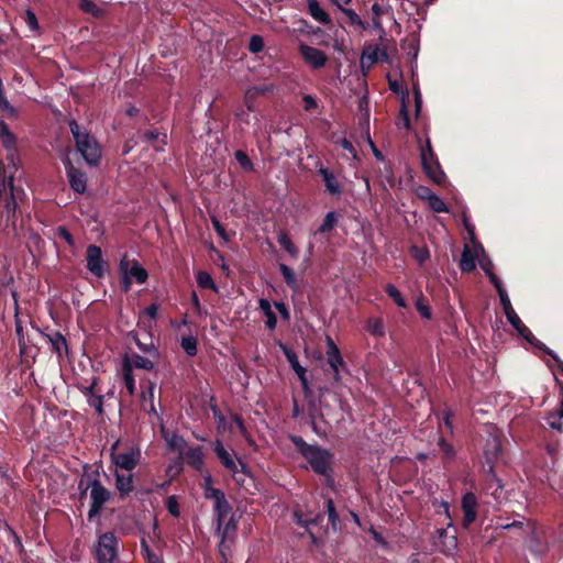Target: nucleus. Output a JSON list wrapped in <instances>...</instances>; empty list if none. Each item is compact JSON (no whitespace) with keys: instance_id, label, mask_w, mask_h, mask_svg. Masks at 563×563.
Wrapping results in <instances>:
<instances>
[{"instance_id":"36","label":"nucleus","mask_w":563,"mask_h":563,"mask_svg":"<svg viewBox=\"0 0 563 563\" xmlns=\"http://www.w3.org/2000/svg\"><path fill=\"white\" fill-rule=\"evenodd\" d=\"M338 214L336 212L334 211H329L324 219H323V222L321 223V225L319 227V232L320 233H327V232H330L334 229V227L338 223Z\"/></svg>"},{"instance_id":"54","label":"nucleus","mask_w":563,"mask_h":563,"mask_svg":"<svg viewBox=\"0 0 563 563\" xmlns=\"http://www.w3.org/2000/svg\"><path fill=\"white\" fill-rule=\"evenodd\" d=\"M366 53H369L372 59L376 63L379 59L387 58V54L385 51L380 49L376 45H369L364 49Z\"/></svg>"},{"instance_id":"62","label":"nucleus","mask_w":563,"mask_h":563,"mask_svg":"<svg viewBox=\"0 0 563 563\" xmlns=\"http://www.w3.org/2000/svg\"><path fill=\"white\" fill-rule=\"evenodd\" d=\"M302 100H303V108L306 111H311L314 108H317V100L311 95L303 96Z\"/></svg>"},{"instance_id":"27","label":"nucleus","mask_w":563,"mask_h":563,"mask_svg":"<svg viewBox=\"0 0 563 563\" xmlns=\"http://www.w3.org/2000/svg\"><path fill=\"white\" fill-rule=\"evenodd\" d=\"M308 9H309V13L316 21L323 23V24H327L330 22L329 15L320 7V4L317 0H308Z\"/></svg>"},{"instance_id":"32","label":"nucleus","mask_w":563,"mask_h":563,"mask_svg":"<svg viewBox=\"0 0 563 563\" xmlns=\"http://www.w3.org/2000/svg\"><path fill=\"white\" fill-rule=\"evenodd\" d=\"M128 268H129V260L126 256H123L120 261L119 269H120V274L122 276L121 287L124 292H128L132 286V280L130 278V275L128 274Z\"/></svg>"},{"instance_id":"41","label":"nucleus","mask_w":563,"mask_h":563,"mask_svg":"<svg viewBox=\"0 0 563 563\" xmlns=\"http://www.w3.org/2000/svg\"><path fill=\"white\" fill-rule=\"evenodd\" d=\"M154 390H155V386L154 384H151L147 388V391L146 393H143L142 395V398H143V408L144 410H146L147 412L152 413V412H155V407H154Z\"/></svg>"},{"instance_id":"11","label":"nucleus","mask_w":563,"mask_h":563,"mask_svg":"<svg viewBox=\"0 0 563 563\" xmlns=\"http://www.w3.org/2000/svg\"><path fill=\"white\" fill-rule=\"evenodd\" d=\"M481 254H483V245L478 241L466 243L460 262L461 269L463 272L474 271Z\"/></svg>"},{"instance_id":"6","label":"nucleus","mask_w":563,"mask_h":563,"mask_svg":"<svg viewBox=\"0 0 563 563\" xmlns=\"http://www.w3.org/2000/svg\"><path fill=\"white\" fill-rule=\"evenodd\" d=\"M0 178L2 181L0 186V206L4 203L9 220L10 218L14 217L16 208L13 188V175L11 172L9 174L7 173V169L1 162Z\"/></svg>"},{"instance_id":"33","label":"nucleus","mask_w":563,"mask_h":563,"mask_svg":"<svg viewBox=\"0 0 563 563\" xmlns=\"http://www.w3.org/2000/svg\"><path fill=\"white\" fill-rule=\"evenodd\" d=\"M213 417L217 423V429L219 432H232L233 431V424L232 420L228 421V419L221 413V411L217 408H212Z\"/></svg>"},{"instance_id":"51","label":"nucleus","mask_w":563,"mask_h":563,"mask_svg":"<svg viewBox=\"0 0 563 563\" xmlns=\"http://www.w3.org/2000/svg\"><path fill=\"white\" fill-rule=\"evenodd\" d=\"M234 156L236 162L244 170L250 172L253 169V163L251 162L246 153H244L243 151H236Z\"/></svg>"},{"instance_id":"57","label":"nucleus","mask_w":563,"mask_h":563,"mask_svg":"<svg viewBox=\"0 0 563 563\" xmlns=\"http://www.w3.org/2000/svg\"><path fill=\"white\" fill-rule=\"evenodd\" d=\"M263 48H264V41H263L262 36L253 35L249 43L250 52L256 54V53L262 52Z\"/></svg>"},{"instance_id":"24","label":"nucleus","mask_w":563,"mask_h":563,"mask_svg":"<svg viewBox=\"0 0 563 563\" xmlns=\"http://www.w3.org/2000/svg\"><path fill=\"white\" fill-rule=\"evenodd\" d=\"M231 506L225 499V497L221 498V500H218L214 503V512H216V519H217V529L218 531L221 530L224 521L228 518V515L230 514Z\"/></svg>"},{"instance_id":"16","label":"nucleus","mask_w":563,"mask_h":563,"mask_svg":"<svg viewBox=\"0 0 563 563\" xmlns=\"http://www.w3.org/2000/svg\"><path fill=\"white\" fill-rule=\"evenodd\" d=\"M0 137H1L3 146L9 152V157L11 161V165L9 166V168L15 169V165L13 163V154L15 151L16 139H15V135L10 131L8 124L3 120H0Z\"/></svg>"},{"instance_id":"39","label":"nucleus","mask_w":563,"mask_h":563,"mask_svg":"<svg viewBox=\"0 0 563 563\" xmlns=\"http://www.w3.org/2000/svg\"><path fill=\"white\" fill-rule=\"evenodd\" d=\"M180 345L187 355L195 356L197 354V339L195 336H183Z\"/></svg>"},{"instance_id":"60","label":"nucleus","mask_w":563,"mask_h":563,"mask_svg":"<svg viewBox=\"0 0 563 563\" xmlns=\"http://www.w3.org/2000/svg\"><path fill=\"white\" fill-rule=\"evenodd\" d=\"M374 64H375V62L369 56V53H366L365 51H363L362 56H361L362 69L363 70L369 69Z\"/></svg>"},{"instance_id":"31","label":"nucleus","mask_w":563,"mask_h":563,"mask_svg":"<svg viewBox=\"0 0 563 563\" xmlns=\"http://www.w3.org/2000/svg\"><path fill=\"white\" fill-rule=\"evenodd\" d=\"M260 308L264 312L266 317V325L268 329L273 330L275 329L277 324V318L272 310L271 302L267 299H260Z\"/></svg>"},{"instance_id":"5","label":"nucleus","mask_w":563,"mask_h":563,"mask_svg":"<svg viewBox=\"0 0 563 563\" xmlns=\"http://www.w3.org/2000/svg\"><path fill=\"white\" fill-rule=\"evenodd\" d=\"M119 540L112 532H106L98 539L95 555L98 563H114L118 558Z\"/></svg>"},{"instance_id":"44","label":"nucleus","mask_w":563,"mask_h":563,"mask_svg":"<svg viewBox=\"0 0 563 563\" xmlns=\"http://www.w3.org/2000/svg\"><path fill=\"white\" fill-rule=\"evenodd\" d=\"M429 207L434 212H448L446 203L442 198H440L438 195L430 196V199L428 200Z\"/></svg>"},{"instance_id":"18","label":"nucleus","mask_w":563,"mask_h":563,"mask_svg":"<svg viewBox=\"0 0 563 563\" xmlns=\"http://www.w3.org/2000/svg\"><path fill=\"white\" fill-rule=\"evenodd\" d=\"M284 353L289 362L291 368L297 374L299 380L301 382L302 388L305 391L309 389V383L307 378V369L300 365L297 355L291 350L284 347Z\"/></svg>"},{"instance_id":"17","label":"nucleus","mask_w":563,"mask_h":563,"mask_svg":"<svg viewBox=\"0 0 563 563\" xmlns=\"http://www.w3.org/2000/svg\"><path fill=\"white\" fill-rule=\"evenodd\" d=\"M477 498L473 493H467L462 498V509L464 512L463 523L465 527L476 519Z\"/></svg>"},{"instance_id":"45","label":"nucleus","mask_w":563,"mask_h":563,"mask_svg":"<svg viewBox=\"0 0 563 563\" xmlns=\"http://www.w3.org/2000/svg\"><path fill=\"white\" fill-rule=\"evenodd\" d=\"M368 331L375 336H383L385 334V327L382 319H369Z\"/></svg>"},{"instance_id":"46","label":"nucleus","mask_w":563,"mask_h":563,"mask_svg":"<svg viewBox=\"0 0 563 563\" xmlns=\"http://www.w3.org/2000/svg\"><path fill=\"white\" fill-rule=\"evenodd\" d=\"M141 548L144 558L147 560V563H162L161 556L150 549L144 539L141 542Z\"/></svg>"},{"instance_id":"8","label":"nucleus","mask_w":563,"mask_h":563,"mask_svg":"<svg viewBox=\"0 0 563 563\" xmlns=\"http://www.w3.org/2000/svg\"><path fill=\"white\" fill-rule=\"evenodd\" d=\"M117 443L112 446L111 460L119 472L133 471L141 460V451L137 448H131L124 452H114Z\"/></svg>"},{"instance_id":"40","label":"nucleus","mask_w":563,"mask_h":563,"mask_svg":"<svg viewBox=\"0 0 563 563\" xmlns=\"http://www.w3.org/2000/svg\"><path fill=\"white\" fill-rule=\"evenodd\" d=\"M122 379L130 395L134 394L135 380L129 364H123Z\"/></svg>"},{"instance_id":"21","label":"nucleus","mask_w":563,"mask_h":563,"mask_svg":"<svg viewBox=\"0 0 563 563\" xmlns=\"http://www.w3.org/2000/svg\"><path fill=\"white\" fill-rule=\"evenodd\" d=\"M78 7L82 12L95 18H101L106 13L104 8L98 0H79Z\"/></svg>"},{"instance_id":"48","label":"nucleus","mask_w":563,"mask_h":563,"mask_svg":"<svg viewBox=\"0 0 563 563\" xmlns=\"http://www.w3.org/2000/svg\"><path fill=\"white\" fill-rule=\"evenodd\" d=\"M412 257L419 263L422 264L430 257V253L426 247L412 246L410 249Z\"/></svg>"},{"instance_id":"20","label":"nucleus","mask_w":563,"mask_h":563,"mask_svg":"<svg viewBox=\"0 0 563 563\" xmlns=\"http://www.w3.org/2000/svg\"><path fill=\"white\" fill-rule=\"evenodd\" d=\"M123 364H129L130 368H140L145 371H152L154 368V358L148 356H141L136 353H132L131 355H126Z\"/></svg>"},{"instance_id":"55","label":"nucleus","mask_w":563,"mask_h":563,"mask_svg":"<svg viewBox=\"0 0 563 563\" xmlns=\"http://www.w3.org/2000/svg\"><path fill=\"white\" fill-rule=\"evenodd\" d=\"M205 497L213 500V503H217L218 500H221V498H223L225 496L222 490L214 488L212 486H206L205 487Z\"/></svg>"},{"instance_id":"37","label":"nucleus","mask_w":563,"mask_h":563,"mask_svg":"<svg viewBox=\"0 0 563 563\" xmlns=\"http://www.w3.org/2000/svg\"><path fill=\"white\" fill-rule=\"evenodd\" d=\"M279 245L292 257H297L299 254L298 249L294 245L290 238L286 233L278 235Z\"/></svg>"},{"instance_id":"47","label":"nucleus","mask_w":563,"mask_h":563,"mask_svg":"<svg viewBox=\"0 0 563 563\" xmlns=\"http://www.w3.org/2000/svg\"><path fill=\"white\" fill-rule=\"evenodd\" d=\"M88 405L96 410L99 415L103 411V397L96 394H88Z\"/></svg>"},{"instance_id":"10","label":"nucleus","mask_w":563,"mask_h":563,"mask_svg":"<svg viewBox=\"0 0 563 563\" xmlns=\"http://www.w3.org/2000/svg\"><path fill=\"white\" fill-rule=\"evenodd\" d=\"M87 269L96 277L104 275L107 262L102 257L101 249L97 245H89L86 251Z\"/></svg>"},{"instance_id":"56","label":"nucleus","mask_w":563,"mask_h":563,"mask_svg":"<svg viewBox=\"0 0 563 563\" xmlns=\"http://www.w3.org/2000/svg\"><path fill=\"white\" fill-rule=\"evenodd\" d=\"M235 529H236V526H235V523H234L232 518L230 520H228V521L227 520L224 521L221 530L218 531L219 533H221V545L224 543L225 538L230 533L234 532Z\"/></svg>"},{"instance_id":"7","label":"nucleus","mask_w":563,"mask_h":563,"mask_svg":"<svg viewBox=\"0 0 563 563\" xmlns=\"http://www.w3.org/2000/svg\"><path fill=\"white\" fill-rule=\"evenodd\" d=\"M88 488L91 499L88 517L91 519L99 515L104 504L109 501L111 493L98 479L90 481Z\"/></svg>"},{"instance_id":"26","label":"nucleus","mask_w":563,"mask_h":563,"mask_svg":"<svg viewBox=\"0 0 563 563\" xmlns=\"http://www.w3.org/2000/svg\"><path fill=\"white\" fill-rule=\"evenodd\" d=\"M186 462L192 467L200 470L203 465V452L201 448H187L183 453Z\"/></svg>"},{"instance_id":"4","label":"nucleus","mask_w":563,"mask_h":563,"mask_svg":"<svg viewBox=\"0 0 563 563\" xmlns=\"http://www.w3.org/2000/svg\"><path fill=\"white\" fill-rule=\"evenodd\" d=\"M420 158L426 175L435 184H443L445 180V174L442 170L439 159L432 150L429 139L426 142V146L420 147Z\"/></svg>"},{"instance_id":"49","label":"nucleus","mask_w":563,"mask_h":563,"mask_svg":"<svg viewBox=\"0 0 563 563\" xmlns=\"http://www.w3.org/2000/svg\"><path fill=\"white\" fill-rule=\"evenodd\" d=\"M23 20L31 31H33V32L40 31V24H38L36 14L32 10L25 11Z\"/></svg>"},{"instance_id":"38","label":"nucleus","mask_w":563,"mask_h":563,"mask_svg":"<svg viewBox=\"0 0 563 563\" xmlns=\"http://www.w3.org/2000/svg\"><path fill=\"white\" fill-rule=\"evenodd\" d=\"M48 339L52 344V350L58 355H60L62 351L67 347L66 340L59 332L48 335Z\"/></svg>"},{"instance_id":"22","label":"nucleus","mask_w":563,"mask_h":563,"mask_svg":"<svg viewBox=\"0 0 563 563\" xmlns=\"http://www.w3.org/2000/svg\"><path fill=\"white\" fill-rule=\"evenodd\" d=\"M163 437L168 445V448L179 454H183L185 450L187 449V442L186 440L179 435L178 433H169L163 431Z\"/></svg>"},{"instance_id":"23","label":"nucleus","mask_w":563,"mask_h":563,"mask_svg":"<svg viewBox=\"0 0 563 563\" xmlns=\"http://www.w3.org/2000/svg\"><path fill=\"white\" fill-rule=\"evenodd\" d=\"M500 446L501 444L499 438L495 434H489L484 445V454L488 462H493L497 459L500 452Z\"/></svg>"},{"instance_id":"64","label":"nucleus","mask_w":563,"mask_h":563,"mask_svg":"<svg viewBox=\"0 0 563 563\" xmlns=\"http://www.w3.org/2000/svg\"><path fill=\"white\" fill-rule=\"evenodd\" d=\"M339 144L347 151L354 159L357 158L356 150L354 148L353 144L347 139H342Z\"/></svg>"},{"instance_id":"52","label":"nucleus","mask_w":563,"mask_h":563,"mask_svg":"<svg viewBox=\"0 0 563 563\" xmlns=\"http://www.w3.org/2000/svg\"><path fill=\"white\" fill-rule=\"evenodd\" d=\"M0 109L7 113L9 118H16V109L9 102L4 95L0 96Z\"/></svg>"},{"instance_id":"14","label":"nucleus","mask_w":563,"mask_h":563,"mask_svg":"<svg viewBox=\"0 0 563 563\" xmlns=\"http://www.w3.org/2000/svg\"><path fill=\"white\" fill-rule=\"evenodd\" d=\"M508 322L517 330V332L526 340L528 341L530 344L539 347V349H543L542 344L534 338V335L532 334V332L529 330V328H527L521 319L519 318V316L517 314V312L515 313H510V316L506 317Z\"/></svg>"},{"instance_id":"42","label":"nucleus","mask_w":563,"mask_h":563,"mask_svg":"<svg viewBox=\"0 0 563 563\" xmlns=\"http://www.w3.org/2000/svg\"><path fill=\"white\" fill-rule=\"evenodd\" d=\"M372 12L374 14L372 19V26L374 30L380 33V35L385 34L384 27L382 25L380 15L383 13V10L378 3H374L372 5Z\"/></svg>"},{"instance_id":"43","label":"nucleus","mask_w":563,"mask_h":563,"mask_svg":"<svg viewBox=\"0 0 563 563\" xmlns=\"http://www.w3.org/2000/svg\"><path fill=\"white\" fill-rule=\"evenodd\" d=\"M385 290H386L387 295L396 302V305L398 307H400V308L406 307L405 299L402 298L400 291L393 284H387Z\"/></svg>"},{"instance_id":"50","label":"nucleus","mask_w":563,"mask_h":563,"mask_svg":"<svg viewBox=\"0 0 563 563\" xmlns=\"http://www.w3.org/2000/svg\"><path fill=\"white\" fill-rule=\"evenodd\" d=\"M343 12L347 16L349 22L351 24L358 26L361 30H365L367 27V23L362 21L361 18L358 16V14L354 10L345 9V10H343Z\"/></svg>"},{"instance_id":"12","label":"nucleus","mask_w":563,"mask_h":563,"mask_svg":"<svg viewBox=\"0 0 563 563\" xmlns=\"http://www.w3.org/2000/svg\"><path fill=\"white\" fill-rule=\"evenodd\" d=\"M299 53L305 63L313 69H320L324 67L328 62V57L324 52L303 43H300L299 45Z\"/></svg>"},{"instance_id":"61","label":"nucleus","mask_w":563,"mask_h":563,"mask_svg":"<svg viewBox=\"0 0 563 563\" xmlns=\"http://www.w3.org/2000/svg\"><path fill=\"white\" fill-rule=\"evenodd\" d=\"M212 225L216 230V232L225 241L229 240V236L225 232V229L223 228V225L220 223V221L217 219V218H212Z\"/></svg>"},{"instance_id":"30","label":"nucleus","mask_w":563,"mask_h":563,"mask_svg":"<svg viewBox=\"0 0 563 563\" xmlns=\"http://www.w3.org/2000/svg\"><path fill=\"white\" fill-rule=\"evenodd\" d=\"M401 48L412 60H415L419 53V40L417 35L412 34L410 37L402 41Z\"/></svg>"},{"instance_id":"1","label":"nucleus","mask_w":563,"mask_h":563,"mask_svg":"<svg viewBox=\"0 0 563 563\" xmlns=\"http://www.w3.org/2000/svg\"><path fill=\"white\" fill-rule=\"evenodd\" d=\"M71 134L75 139L78 152L89 165H97L101 157V150L98 142L80 126L76 121L69 122Z\"/></svg>"},{"instance_id":"35","label":"nucleus","mask_w":563,"mask_h":563,"mask_svg":"<svg viewBox=\"0 0 563 563\" xmlns=\"http://www.w3.org/2000/svg\"><path fill=\"white\" fill-rule=\"evenodd\" d=\"M196 280H197L198 286L201 288H209L214 291L218 290L217 285L214 284L212 277L210 276L209 273H207L205 271H199L196 274Z\"/></svg>"},{"instance_id":"29","label":"nucleus","mask_w":563,"mask_h":563,"mask_svg":"<svg viewBox=\"0 0 563 563\" xmlns=\"http://www.w3.org/2000/svg\"><path fill=\"white\" fill-rule=\"evenodd\" d=\"M128 274L130 278H134L139 284L145 283L148 276L147 272L136 261H129Z\"/></svg>"},{"instance_id":"34","label":"nucleus","mask_w":563,"mask_h":563,"mask_svg":"<svg viewBox=\"0 0 563 563\" xmlns=\"http://www.w3.org/2000/svg\"><path fill=\"white\" fill-rule=\"evenodd\" d=\"M279 271L285 279V283L292 289V290H298L299 288V284H298V280L296 278V275L294 273V271L287 266L286 264H280L279 265Z\"/></svg>"},{"instance_id":"58","label":"nucleus","mask_w":563,"mask_h":563,"mask_svg":"<svg viewBox=\"0 0 563 563\" xmlns=\"http://www.w3.org/2000/svg\"><path fill=\"white\" fill-rule=\"evenodd\" d=\"M231 420H232V424H235V427L238 428V430L240 431V433L247 440V441H251V439L249 438V433H247V430L245 428V424L243 422V420L236 416V415H232L231 416Z\"/></svg>"},{"instance_id":"13","label":"nucleus","mask_w":563,"mask_h":563,"mask_svg":"<svg viewBox=\"0 0 563 563\" xmlns=\"http://www.w3.org/2000/svg\"><path fill=\"white\" fill-rule=\"evenodd\" d=\"M65 168L71 189L78 194H84L87 188L86 174L75 168L70 162H67Z\"/></svg>"},{"instance_id":"63","label":"nucleus","mask_w":563,"mask_h":563,"mask_svg":"<svg viewBox=\"0 0 563 563\" xmlns=\"http://www.w3.org/2000/svg\"><path fill=\"white\" fill-rule=\"evenodd\" d=\"M463 222H464V227H465V229L467 231V234H468V238H470V242L477 241L476 238H475V228L468 221V219H467V217L465 214L463 216Z\"/></svg>"},{"instance_id":"25","label":"nucleus","mask_w":563,"mask_h":563,"mask_svg":"<svg viewBox=\"0 0 563 563\" xmlns=\"http://www.w3.org/2000/svg\"><path fill=\"white\" fill-rule=\"evenodd\" d=\"M133 340L136 344V346L148 356L153 357L154 360H157L159 356V353L157 349L155 347L152 336L146 335L145 341H142L137 334H133Z\"/></svg>"},{"instance_id":"19","label":"nucleus","mask_w":563,"mask_h":563,"mask_svg":"<svg viewBox=\"0 0 563 563\" xmlns=\"http://www.w3.org/2000/svg\"><path fill=\"white\" fill-rule=\"evenodd\" d=\"M115 488L121 496H126L134 489L133 475L131 472L124 474L115 470Z\"/></svg>"},{"instance_id":"2","label":"nucleus","mask_w":563,"mask_h":563,"mask_svg":"<svg viewBox=\"0 0 563 563\" xmlns=\"http://www.w3.org/2000/svg\"><path fill=\"white\" fill-rule=\"evenodd\" d=\"M292 441L299 452L319 474L327 475L330 468L331 454L329 451L306 443L301 438L295 437Z\"/></svg>"},{"instance_id":"59","label":"nucleus","mask_w":563,"mask_h":563,"mask_svg":"<svg viewBox=\"0 0 563 563\" xmlns=\"http://www.w3.org/2000/svg\"><path fill=\"white\" fill-rule=\"evenodd\" d=\"M493 285L495 286V288L498 292L501 306H507L508 303H510L511 301L509 299L507 291L503 287L501 282L499 280V282H497V284H493Z\"/></svg>"},{"instance_id":"9","label":"nucleus","mask_w":563,"mask_h":563,"mask_svg":"<svg viewBox=\"0 0 563 563\" xmlns=\"http://www.w3.org/2000/svg\"><path fill=\"white\" fill-rule=\"evenodd\" d=\"M327 363L331 368L333 380L340 383L342 379L341 373L346 371V365L339 347L329 336L327 339Z\"/></svg>"},{"instance_id":"3","label":"nucleus","mask_w":563,"mask_h":563,"mask_svg":"<svg viewBox=\"0 0 563 563\" xmlns=\"http://www.w3.org/2000/svg\"><path fill=\"white\" fill-rule=\"evenodd\" d=\"M214 453L220 463L232 474V477L238 483H244L245 477L249 475L246 465L235 457L234 452H229L221 440H216L213 445Z\"/></svg>"},{"instance_id":"15","label":"nucleus","mask_w":563,"mask_h":563,"mask_svg":"<svg viewBox=\"0 0 563 563\" xmlns=\"http://www.w3.org/2000/svg\"><path fill=\"white\" fill-rule=\"evenodd\" d=\"M318 172L322 177L327 192L332 197L340 198L342 195V187L336 176L330 169L323 167H320Z\"/></svg>"},{"instance_id":"53","label":"nucleus","mask_w":563,"mask_h":563,"mask_svg":"<svg viewBox=\"0 0 563 563\" xmlns=\"http://www.w3.org/2000/svg\"><path fill=\"white\" fill-rule=\"evenodd\" d=\"M166 507H167L168 512H169L173 517H175V518L179 517V515H180V510H179V504H178V500H177V497H176V496L172 495V496H169V497L167 498V500H166Z\"/></svg>"},{"instance_id":"28","label":"nucleus","mask_w":563,"mask_h":563,"mask_svg":"<svg viewBox=\"0 0 563 563\" xmlns=\"http://www.w3.org/2000/svg\"><path fill=\"white\" fill-rule=\"evenodd\" d=\"M477 263L479 264V266L484 271V273L488 276L492 284H497V282H499V278L493 272V262L486 255L484 249H483V254L479 255Z\"/></svg>"}]
</instances>
